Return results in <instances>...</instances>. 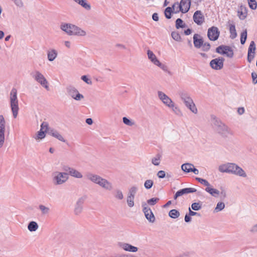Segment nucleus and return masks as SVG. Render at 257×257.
<instances>
[{"mask_svg": "<svg viewBox=\"0 0 257 257\" xmlns=\"http://www.w3.org/2000/svg\"><path fill=\"white\" fill-rule=\"evenodd\" d=\"M85 176L88 180L98 185L105 190L111 191L113 189V186L111 183L97 174L91 172H87Z\"/></svg>", "mask_w": 257, "mask_h": 257, "instance_id": "nucleus-1", "label": "nucleus"}, {"mask_svg": "<svg viewBox=\"0 0 257 257\" xmlns=\"http://www.w3.org/2000/svg\"><path fill=\"white\" fill-rule=\"evenodd\" d=\"M211 123L213 129L223 137H227L230 133V130L219 119L214 115L211 116Z\"/></svg>", "mask_w": 257, "mask_h": 257, "instance_id": "nucleus-2", "label": "nucleus"}, {"mask_svg": "<svg viewBox=\"0 0 257 257\" xmlns=\"http://www.w3.org/2000/svg\"><path fill=\"white\" fill-rule=\"evenodd\" d=\"M61 29L69 35L85 36L86 32L80 28L70 24H63Z\"/></svg>", "mask_w": 257, "mask_h": 257, "instance_id": "nucleus-3", "label": "nucleus"}, {"mask_svg": "<svg viewBox=\"0 0 257 257\" xmlns=\"http://www.w3.org/2000/svg\"><path fill=\"white\" fill-rule=\"evenodd\" d=\"M191 0H181L180 3H175L173 5L174 13L177 14L180 12L183 14L187 13L190 8Z\"/></svg>", "mask_w": 257, "mask_h": 257, "instance_id": "nucleus-4", "label": "nucleus"}, {"mask_svg": "<svg viewBox=\"0 0 257 257\" xmlns=\"http://www.w3.org/2000/svg\"><path fill=\"white\" fill-rule=\"evenodd\" d=\"M11 108L14 118H16L19 109L18 100L17 99V91L15 88H13L10 92Z\"/></svg>", "mask_w": 257, "mask_h": 257, "instance_id": "nucleus-5", "label": "nucleus"}, {"mask_svg": "<svg viewBox=\"0 0 257 257\" xmlns=\"http://www.w3.org/2000/svg\"><path fill=\"white\" fill-rule=\"evenodd\" d=\"M68 178L69 177L66 172H56L53 174V182L55 185H61L65 183Z\"/></svg>", "mask_w": 257, "mask_h": 257, "instance_id": "nucleus-6", "label": "nucleus"}, {"mask_svg": "<svg viewBox=\"0 0 257 257\" xmlns=\"http://www.w3.org/2000/svg\"><path fill=\"white\" fill-rule=\"evenodd\" d=\"M31 76L47 90H49L48 82L44 76L39 71L35 70L31 73Z\"/></svg>", "mask_w": 257, "mask_h": 257, "instance_id": "nucleus-7", "label": "nucleus"}, {"mask_svg": "<svg viewBox=\"0 0 257 257\" xmlns=\"http://www.w3.org/2000/svg\"><path fill=\"white\" fill-rule=\"evenodd\" d=\"M229 174H234L240 177H246V174L244 171L235 163H229Z\"/></svg>", "mask_w": 257, "mask_h": 257, "instance_id": "nucleus-8", "label": "nucleus"}, {"mask_svg": "<svg viewBox=\"0 0 257 257\" xmlns=\"http://www.w3.org/2000/svg\"><path fill=\"white\" fill-rule=\"evenodd\" d=\"M62 169L63 171L67 173L68 176L70 175L72 177L77 179H81L83 177V175L80 172L68 165H63Z\"/></svg>", "mask_w": 257, "mask_h": 257, "instance_id": "nucleus-9", "label": "nucleus"}, {"mask_svg": "<svg viewBox=\"0 0 257 257\" xmlns=\"http://www.w3.org/2000/svg\"><path fill=\"white\" fill-rule=\"evenodd\" d=\"M216 52L222 55H225L229 58H232L234 55L233 50L228 46L220 45L216 48Z\"/></svg>", "mask_w": 257, "mask_h": 257, "instance_id": "nucleus-10", "label": "nucleus"}, {"mask_svg": "<svg viewBox=\"0 0 257 257\" xmlns=\"http://www.w3.org/2000/svg\"><path fill=\"white\" fill-rule=\"evenodd\" d=\"M66 91L69 96L76 100H80L84 97L83 95L80 94L77 89L72 85L66 87Z\"/></svg>", "mask_w": 257, "mask_h": 257, "instance_id": "nucleus-11", "label": "nucleus"}, {"mask_svg": "<svg viewBox=\"0 0 257 257\" xmlns=\"http://www.w3.org/2000/svg\"><path fill=\"white\" fill-rule=\"evenodd\" d=\"M6 124V122L4 116L3 115H0V148L3 146L5 142Z\"/></svg>", "mask_w": 257, "mask_h": 257, "instance_id": "nucleus-12", "label": "nucleus"}, {"mask_svg": "<svg viewBox=\"0 0 257 257\" xmlns=\"http://www.w3.org/2000/svg\"><path fill=\"white\" fill-rule=\"evenodd\" d=\"M224 60L225 59L223 57L214 59L210 62V66L213 69L220 70L223 67Z\"/></svg>", "mask_w": 257, "mask_h": 257, "instance_id": "nucleus-13", "label": "nucleus"}, {"mask_svg": "<svg viewBox=\"0 0 257 257\" xmlns=\"http://www.w3.org/2000/svg\"><path fill=\"white\" fill-rule=\"evenodd\" d=\"M143 207V211L145 214L146 218L151 223H153L155 221V217L152 211L150 208L147 206L146 202L142 203Z\"/></svg>", "mask_w": 257, "mask_h": 257, "instance_id": "nucleus-14", "label": "nucleus"}, {"mask_svg": "<svg viewBox=\"0 0 257 257\" xmlns=\"http://www.w3.org/2000/svg\"><path fill=\"white\" fill-rule=\"evenodd\" d=\"M220 35V31L217 27L212 26L209 28L207 32V36L211 41H216Z\"/></svg>", "mask_w": 257, "mask_h": 257, "instance_id": "nucleus-15", "label": "nucleus"}, {"mask_svg": "<svg viewBox=\"0 0 257 257\" xmlns=\"http://www.w3.org/2000/svg\"><path fill=\"white\" fill-rule=\"evenodd\" d=\"M193 19L194 22L198 25H202L205 22V18L201 11H196L193 15Z\"/></svg>", "mask_w": 257, "mask_h": 257, "instance_id": "nucleus-16", "label": "nucleus"}, {"mask_svg": "<svg viewBox=\"0 0 257 257\" xmlns=\"http://www.w3.org/2000/svg\"><path fill=\"white\" fill-rule=\"evenodd\" d=\"M158 95L159 99L168 107L173 106L172 103H173L172 99L167 96L166 94L162 91H158Z\"/></svg>", "mask_w": 257, "mask_h": 257, "instance_id": "nucleus-17", "label": "nucleus"}, {"mask_svg": "<svg viewBox=\"0 0 257 257\" xmlns=\"http://www.w3.org/2000/svg\"><path fill=\"white\" fill-rule=\"evenodd\" d=\"M193 39L194 47L197 49L200 48L204 43L202 37L199 34H195Z\"/></svg>", "mask_w": 257, "mask_h": 257, "instance_id": "nucleus-18", "label": "nucleus"}, {"mask_svg": "<svg viewBox=\"0 0 257 257\" xmlns=\"http://www.w3.org/2000/svg\"><path fill=\"white\" fill-rule=\"evenodd\" d=\"M119 246L125 251L135 252L138 251V247L126 243H119Z\"/></svg>", "mask_w": 257, "mask_h": 257, "instance_id": "nucleus-19", "label": "nucleus"}, {"mask_svg": "<svg viewBox=\"0 0 257 257\" xmlns=\"http://www.w3.org/2000/svg\"><path fill=\"white\" fill-rule=\"evenodd\" d=\"M84 202V199L82 197L80 198L77 201L74 212L75 214L78 215L81 213L83 208V204Z\"/></svg>", "mask_w": 257, "mask_h": 257, "instance_id": "nucleus-20", "label": "nucleus"}, {"mask_svg": "<svg viewBox=\"0 0 257 257\" xmlns=\"http://www.w3.org/2000/svg\"><path fill=\"white\" fill-rule=\"evenodd\" d=\"M48 134L62 142H66V140L57 131L53 128L48 130Z\"/></svg>", "mask_w": 257, "mask_h": 257, "instance_id": "nucleus-21", "label": "nucleus"}, {"mask_svg": "<svg viewBox=\"0 0 257 257\" xmlns=\"http://www.w3.org/2000/svg\"><path fill=\"white\" fill-rule=\"evenodd\" d=\"M189 109H190L193 113L196 114L197 113V108L196 107L195 103L193 102V99H191L188 101L184 103Z\"/></svg>", "mask_w": 257, "mask_h": 257, "instance_id": "nucleus-22", "label": "nucleus"}, {"mask_svg": "<svg viewBox=\"0 0 257 257\" xmlns=\"http://www.w3.org/2000/svg\"><path fill=\"white\" fill-rule=\"evenodd\" d=\"M247 14V10L245 6H241L238 11V16L240 20H244L246 18Z\"/></svg>", "mask_w": 257, "mask_h": 257, "instance_id": "nucleus-23", "label": "nucleus"}, {"mask_svg": "<svg viewBox=\"0 0 257 257\" xmlns=\"http://www.w3.org/2000/svg\"><path fill=\"white\" fill-rule=\"evenodd\" d=\"M197 190L193 188H185L178 190L177 192L179 194V196H182L185 194L194 193Z\"/></svg>", "mask_w": 257, "mask_h": 257, "instance_id": "nucleus-24", "label": "nucleus"}, {"mask_svg": "<svg viewBox=\"0 0 257 257\" xmlns=\"http://www.w3.org/2000/svg\"><path fill=\"white\" fill-rule=\"evenodd\" d=\"M178 93L181 99L184 103L192 99L190 97V94L185 91H180Z\"/></svg>", "mask_w": 257, "mask_h": 257, "instance_id": "nucleus-25", "label": "nucleus"}, {"mask_svg": "<svg viewBox=\"0 0 257 257\" xmlns=\"http://www.w3.org/2000/svg\"><path fill=\"white\" fill-rule=\"evenodd\" d=\"M147 55H148L149 59L154 65H156V64H157V63H158V62L159 61V60L157 59L156 55L154 54V53L152 51H151L150 50H148Z\"/></svg>", "mask_w": 257, "mask_h": 257, "instance_id": "nucleus-26", "label": "nucleus"}, {"mask_svg": "<svg viewBox=\"0 0 257 257\" xmlns=\"http://www.w3.org/2000/svg\"><path fill=\"white\" fill-rule=\"evenodd\" d=\"M58 53L55 49H51L49 50L47 53L48 59L50 61H54L57 57Z\"/></svg>", "mask_w": 257, "mask_h": 257, "instance_id": "nucleus-27", "label": "nucleus"}, {"mask_svg": "<svg viewBox=\"0 0 257 257\" xmlns=\"http://www.w3.org/2000/svg\"><path fill=\"white\" fill-rule=\"evenodd\" d=\"M205 190L207 192L209 193L210 195L214 197H218L220 193L219 190L212 188L211 185L209 187H206Z\"/></svg>", "mask_w": 257, "mask_h": 257, "instance_id": "nucleus-28", "label": "nucleus"}, {"mask_svg": "<svg viewBox=\"0 0 257 257\" xmlns=\"http://www.w3.org/2000/svg\"><path fill=\"white\" fill-rule=\"evenodd\" d=\"M38 227V223L34 221H30L28 225V229L31 232L36 231Z\"/></svg>", "mask_w": 257, "mask_h": 257, "instance_id": "nucleus-29", "label": "nucleus"}, {"mask_svg": "<svg viewBox=\"0 0 257 257\" xmlns=\"http://www.w3.org/2000/svg\"><path fill=\"white\" fill-rule=\"evenodd\" d=\"M194 165L190 163H185L181 166L182 170L186 173H190L192 172V168Z\"/></svg>", "mask_w": 257, "mask_h": 257, "instance_id": "nucleus-30", "label": "nucleus"}, {"mask_svg": "<svg viewBox=\"0 0 257 257\" xmlns=\"http://www.w3.org/2000/svg\"><path fill=\"white\" fill-rule=\"evenodd\" d=\"M229 32L230 33V38L231 39H234L237 36L235 27L234 24H230L229 25Z\"/></svg>", "mask_w": 257, "mask_h": 257, "instance_id": "nucleus-31", "label": "nucleus"}, {"mask_svg": "<svg viewBox=\"0 0 257 257\" xmlns=\"http://www.w3.org/2000/svg\"><path fill=\"white\" fill-rule=\"evenodd\" d=\"M229 163H227L225 164H223L222 165H220L218 167V170L219 172L221 173H228L229 172Z\"/></svg>", "mask_w": 257, "mask_h": 257, "instance_id": "nucleus-32", "label": "nucleus"}, {"mask_svg": "<svg viewBox=\"0 0 257 257\" xmlns=\"http://www.w3.org/2000/svg\"><path fill=\"white\" fill-rule=\"evenodd\" d=\"M174 10L173 9V6L172 7H167L165 10V15L167 19H170L171 18V14L174 13Z\"/></svg>", "mask_w": 257, "mask_h": 257, "instance_id": "nucleus-33", "label": "nucleus"}, {"mask_svg": "<svg viewBox=\"0 0 257 257\" xmlns=\"http://www.w3.org/2000/svg\"><path fill=\"white\" fill-rule=\"evenodd\" d=\"M175 26H176V28L177 29H178L179 28H183L186 27V26L185 23L180 18H178L176 20Z\"/></svg>", "mask_w": 257, "mask_h": 257, "instance_id": "nucleus-34", "label": "nucleus"}, {"mask_svg": "<svg viewBox=\"0 0 257 257\" xmlns=\"http://www.w3.org/2000/svg\"><path fill=\"white\" fill-rule=\"evenodd\" d=\"M169 216L172 218L175 219L180 216V213L176 209H172L169 211Z\"/></svg>", "mask_w": 257, "mask_h": 257, "instance_id": "nucleus-35", "label": "nucleus"}, {"mask_svg": "<svg viewBox=\"0 0 257 257\" xmlns=\"http://www.w3.org/2000/svg\"><path fill=\"white\" fill-rule=\"evenodd\" d=\"M78 4L81 5L86 10H90L91 9V6L88 4L86 0H80Z\"/></svg>", "mask_w": 257, "mask_h": 257, "instance_id": "nucleus-36", "label": "nucleus"}, {"mask_svg": "<svg viewBox=\"0 0 257 257\" xmlns=\"http://www.w3.org/2000/svg\"><path fill=\"white\" fill-rule=\"evenodd\" d=\"M161 155L157 154L155 157L152 159V163L155 166H159L161 161Z\"/></svg>", "mask_w": 257, "mask_h": 257, "instance_id": "nucleus-37", "label": "nucleus"}, {"mask_svg": "<svg viewBox=\"0 0 257 257\" xmlns=\"http://www.w3.org/2000/svg\"><path fill=\"white\" fill-rule=\"evenodd\" d=\"M138 190V188L137 187L135 186H132L129 189L127 195L135 197Z\"/></svg>", "mask_w": 257, "mask_h": 257, "instance_id": "nucleus-38", "label": "nucleus"}, {"mask_svg": "<svg viewBox=\"0 0 257 257\" xmlns=\"http://www.w3.org/2000/svg\"><path fill=\"white\" fill-rule=\"evenodd\" d=\"M39 209L40 210L42 214L43 215L47 214L50 212V208L42 204H41L39 206Z\"/></svg>", "mask_w": 257, "mask_h": 257, "instance_id": "nucleus-39", "label": "nucleus"}, {"mask_svg": "<svg viewBox=\"0 0 257 257\" xmlns=\"http://www.w3.org/2000/svg\"><path fill=\"white\" fill-rule=\"evenodd\" d=\"M114 197L118 200H122L123 198V195L122 191L119 189H116L114 194Z\"/></svg>", "mask_w": 257, "mask_h": 257, "instance_id": "nucleus-40", "label": "nucleus"}, {"mask_svg": "<svg viewBox=\"0 0 257 257\" xmlns=\"http://www.w3.org/2000/svg\"><path fill=\"white\" fill-rule=\"evenodd\" d=\"M171 36L174 40L177 42L182 41L181 37L178 32H172L171 33Z\"/></svg>", "mask_w": 257, "mask_h": 257, "instance_id": "nucleus-41", "label": "nucleus"}, {"mask_svg": "<svg viewBox=\"0 0 257 257\" xmlns=\"http://www.w3.org/2000/svg\"><path fill=\"white\" fill-rule=\"evenodd\" d=\"M46 133L44 131L40 130L38 132L36 136L34 137V138L37 140L42 139H44L46 136Z\"/></svg>", "mask_w": 257, "mask_h": 257, "instance_id": "nucleus-42", "label": "nucleus"}, {"mask_svg": "<svg viewBox=\"0 0 257 257\" xmlns=\"http://www.w3.org/2000/svg\"><path fill=\"white\" fill-rule=\"evenodd\" d=\"M247 39V31L245 30L240 35V43L242 45L244 44Z\"/></svg>", "mask_w": 257, "mask_h": 257, "instance_id": "nucleus-43", "label": "nucleus"}, {"mask_svg": "<svg viewBox=\"0 0 257 257\" xmlns=\"http://www.w3.org/2000/svg\"><path fill=\"white\" fill-rule=\"evenodd\" d=\"M225 207V204L223 202H218L217 205L215 208L214 211L216 212L222 210Z\"/></svg>", "mask_w": 257, "mask_h": 257, "instance_id": "nucleus-44", "label": "nucleus"}, {"mask_svg": "<svg viewBox=\"0 0 257 257\" xmlns=\"http://www.w3.org/2000/svg\"><path fill=\"white\" fill-rule=\"evenodd\" d=\"M134 199L135 197L127 195L126 202L130 207H133L134 206Z\"/></svg>", "mask_w": 257, "mask_h": 257, "instance_id": "nucleus-45", "label": "nucleus"}, {"mask_svg": "<svg viewBox=\"0 0 257 257\" xmlns=\"http://www.w3.org/2000/svg\"><path fill=\"white\" fill-rule=\"evenodd\" d=\"M249 7L252 10H255L257 8V3L255 0H247Z\"/></svg>", "mask_w": 257, "mask_h": 257, "instance_id": "nucleus-46", "label": "nucleus"}, {"mask_svg": "<svg viewBox=\"0 0 257 257\" xmlns=\"http://www.w3.org/2000/svg\"><path fill=\"white\" fill-rule=\"evenodd\" d=\"M195 179L200 183H201V184H202L205 186H207V187H209L210 186V183L205 179H202L201 178H198V177H196Z\"/></svg>", "mask_w": 257, "mask_h": 257, "instance_id": "nucleus-47", "label": "nucleus"}, {"mask_svg": "<svg viewBox=\"0 0 257 257\" xmlns=\"http://www.w3.org/2000/svg\"><path fill=\"white\" fill-rule=\"evenodd\" d=\"M52 128H50L49 127V125L48 122L44 121L42 123L41 125V129L40 130L44 131L45 132L48 133L49 130H51Z\"/></svg>", "mask_w": 257, "mask_h": 257, "instance_id": "nucleus-48", "label": "nucleus"}, {"mask_svg": "<svg viewBox=\"0 0 257 257\" xmlns=\"http://www.w3.org/2000/svg\"><path fill=\"white\" fill-rule=\"evenodd\" d=\"M153 184L154 182L152 180H147L145 182L144 186L146 189H150L152 187Z\"/></svg>", "mask_w": 257, "mask_h": 257, "instance_id": "nucleus-49", "label": "nucleus"}, {"mask_svg": "<svg viewBox=\"0 0 257 257\" xmlns=\"http://www.w3.org/2000/svg\"><path fill=\"white\" fill-rule=\"evenodd\" d=\"M211 47L210 44L208 42L203 43V45L201 46V50L204 52H208Z\"/></svg>", "mask_w": 257, "mask_h": 257, "instance_id": "nucleus-50", "label": "nucleus"}, {"mask_svg": "<svg viewBox=\"0 0 257 257\" xmlns=\"http://www.w3.org/2000/svg\"><path fill=\"white\" fill-rule=\"evenodd\" d=\"M122 121L125 124L127 125L128 126H131L135 124V122L134 121H132L126 117H123L122 118Z\"/></svg>", "mask_w": 257, "mask_h": 257, "instance_id": "nucleus-51", "label": "nucleus"}, {"mask_svg": "<svg viewBox=\"0 0 257 257\" xmlns=\"http://www.w3.org/2000/svg\"><path fill=\"white\" fill-rule=\"evenodd\" d=\"M156 66L159 67L160 68H161L163 71L165 72L170 73L169 71L168 70V68L167 65L165 64L161 63L160 61L158 62V63L156 65Z\"/></svg>", "mask_w": 257, "mask_h": 257, "instance_id": "nucleus-52", "label": "nucleus"}, {"mask_svg": "<svg viewBox=\"0 0 257 257\" xmlns=\"http://www.w3.org/2000/svg\"><path fill=\"white\" fill-rule=\"evenodd\" d=\"M202 207L201 204L199 203L195 202L192 204L191 208L193 210L198 211Z\"/></svg>", "mask_w": 257, "mask_h": 257, "instance_id": "nucleus-53", "label": "nucleus"}, {"mask_svg": "<svg viewBox=\"0 0 257 257\" xmlns=\"http://www.w3.org/2000/svg\"><path fill=\"white\" fill-rule=\"evenodd\" d=\"M159 200L158 198H152L147 200V203L150 205H154Z\"/></svg>", "mask_w": 257, "mask_h": 257, "instance_id": "nucleus-54", "label": "nucleus"}, {"mask_svg": "<svg viewBox=\"0 0 257 257\" xmlns=\"http://www.w3.org/2000/svg\"><path fill=\"white\" fill-rule=\"evenodd\" d=\"M172 105L173 106H169V107L172 108L173 111L175 113H176L177 115H179L181 113V111L179 109V108L177 106H175L174 102L172 103Z\"/></svg>", "mask_w": 257, "mask_h": 257, "instance_id": "nucleus-55", "label": "nucleus"}, {"mask_svg": "<svg viewBox=\"0 0 257 257\" xmlns=\"http://www.w3.org/2000/svg\"><path fill=\"white\" fill-rule=\"evenodd\" d=\"M255 52H249L247 53V61L250 63L254 57Z\"/></svg>", "mask_w": 257, "mask_h": 257, "instance_id": "nucleus-56", "label": "nucleus"}, {"mask_svg": "<svg viewBox=\"0 0 257 257\" xmlns=\"http://www.w3.org/2000/svg\"><path fill=\"white\" fill-rule=\"evenodd\" d=\"M256 49L255 44L254 41H251L250 45L249 46V48L248 49V51L249 52H255Z\"/></svg>", "mask_w": 257, "mask_h": 257, "instance_id": "nucleus-57", "label": "nucleus"}, {"mask_svg": "<svg viewBox=\"0 0 257 257\" xmlns=\"http://www.w3.org/2000/svg\"><path fill=\"white\" fill-rule=\"evenodd\" d=\"M81 79L88 84H91L92 81L89 79L86 75H83L81 76Z\"/></svg>", "mask_w": 257, "mask_h": 257, "instance_id": "nucleus-58", "label": "nucleus"}, {"mask_svg": "<svg viewBox=\"0 0 257 257\" xmlns=\"http://www.w3.org/2000/svg\"><path fill=\"white\" fill-rule=\"evenodd\" d=\"M165 175H166V173L164 171H162V170L159 171L157 173V176L159 178L163 179L165 177Z\"/></svg>", "mask_w": 257, "mask_h": 257, "instance_id": "nucleus-59", "label": "nucleus"}, {"mask_svg": "<svg viewBox=\"0 0 257 257\" xmlns=\"http://www.w3.org/2000/svg\"><path fill=\"white\" fill-rule=\"evenodd\" d=\"M251 77H252V83L254 84H256L257 83V74L254 72H252L251 73Z\"/></svg>", "mask_w": 257, "mask_h": 257, "instance_id": "nucleus-60", "label": "nucleus"}, {"mask_svg": "<svg viewBox=\"0 0 257 257\" xmlns=\"http://www.w3.org/2000/svg\"><path fill=\"white\" fill-rule=\"evenodd\" d=\"M249 231L252 233H257V224L253 225L249 229Z\"/></svg>", "mask_w": 257, "mask_h": 257, "instance_id": "nucleus-61", "label": "nucleus"}, {"mask_svg": "<svg viewBox=\"0 0 257 257\" xmlns=\"http://www.w3.org/2000/svg\"><path fill=\"white\" fill-rule=\"evenodd\" d=\"M14 2L15 4L19 7H22L23 3L21 0H12Z\"/></svg>", "mask_w": 257, "mask_h": 257, "instance_id": "nucleus-62", "label": "nucleus"}, {"mask_svg": "<svg viewBox=\"0 0 257 257\" xmlns=\"http://www.w3.org/2000/svg\"><path fill=\"white\" fill-rule=\"evenodd\" d=\"M189 214L190 216H195L197 215L198 216H200V214L196 212H194L193 211H192L190 209V208H189Z\"/></svg>", "mask_w": 257, "mask_h": 257, "instance_id": "nucleus-63", "label": "nucleus"}, {"mask_svg": "<svg viewBox=\"0 0 257 257\" xmlns=\"http://www.w3.org/2000/svg\"><path fill=\"white\" fill-rule=\"evenodd\" d=\"M184 220L186 222H189L191 221V216L189 215V214H186L185 215Z\"/></svg>", "mask_w": 257, "mask_h": 257, "instance_id": "nucleus-64", "label": "nucleus"}]
</instances>
